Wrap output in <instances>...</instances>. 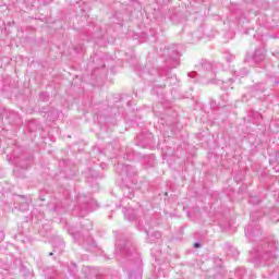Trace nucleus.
<instances>
[{"label": "nucleus", "instance_id": "obj_1", "mask_svg": "<svg viewBox=\"0 0 279 279\" xmlns=\"http://www.w3.org/2000/svg\"><path fill=\"white\" fill-rule=\"evenodd\" d=\"M116 254L134 260V263L130 264L128 271L129 279H143V259H141V255L137 253L134 245H132V242L128 240H117Z\"/></svg>", "mask_w": 279, "mask_h": 279}, {"label": "nucleus", "instance_id": "obj_2", "mask_svg": "<svg viewBox=\"0 0 279 279\" xmlns=\"http://www.w3.org/2000/svg\"><path fill=\"white\" fill-rule=\"evenodd\" d=\"M255 265H272L278 258V242L270 240L256 250L251 251Z\"/></svg>", "mask_w": 279, "mask_h": 279}, {"label": "nucleus", "instance_id": "obj_3", "mask_svg": "<svg viewBox=\"0 0 279 279\" xmlns=\"http://www.w3.org/2000/svg\"><path fill=\"white\" fill-rule=\"evenodd\" d=\"M217 65L210 61L203 60L197 71L190 72L189 77H199L203 84H228V81H215L217 77Z\"/></svg>", "mask_w": 279, "mask_h": 279}, {"label": "nucleus", "instance_id": "obj_4", "mask_svg": "<svg viewBox=\"0 0 279 279\" xmlns=\"http://www.w3.org/2000/svg\"><path fill=\"white\" fill-rule=\"evenodd\" d=\"M69 274L72 278L76 279H104V277L97 275V269L93 268L90 266H83L81 270V275L77 276V266L74 263H71V266L69 267Z\"/></svg>", "mask_w": 279, "mask_h": 279}, {"label": "nucleus", "instance_id": "obj_5", "mask_svg": "<svg viewBox=\"0 0 279 279\" xmlns=\"http://www.w3.org/2000/svg\"><path fill=\"white\" fill-rule=\"evenodd\" d=\"M256 217H258V214L252 213V222L244 229L245 236L248 241H256V236H260V226L256 223Z\"/></svg>", "mask_w": 279, "mask_h": 279}, {"label": "nucleus", "instance_id": "obj_6", "mask_svg": "<svg viewBox=\"0 0 279 279\" xmlns=\"http://www.w3.org/2000/svg\"><path fill=\"white\" fill-rule=\"evenodd\" d=\"M137 228L138 230H145L148 236V243H156L157 241H160V239H162V233H160V231H155L149 234V231H147L146 227H143V223L141 222H138Z\"/></svg>", "mask_w": 279, "mask_h": 279}, {"label": "nucleus", "instance_id": "obj_7", "mask_svg": "<svg viewBox=\"0 0 279 279\" xmlns=\"http://www.w3.org/2000/svg\"><path fill=\"white\" fill-rule=\"evenodd\" d=\"M122 171H120V175H128L129 178L132 175H136V169L130 165H122Z\"/></svg>", "mask_w": 279, "mask_h": 279}, {"label": "nucleus", "instance_id": "obj_8", "mask_svg": "<svg viewBox=\"0 0 279 279\" xmlns=\"http://www.w3.org/2000/svg\"><path fill=\"white\" fill-rule=\"evenodd\" d=\"M265 49L264 48H259L257 50H255V53L253 56V60L256 64H260V62H263V60H265Z\"/></svg>", "mask_w": 279, "mask_h": 279}, {"label": "nucleus", "instance_id": "obj_9", "mask_svg": "<svg viewBox=\"0 0 279 279\" xmlns=\"http://www.w3.org/2000/svg\"><path fill=\"white\" fill-rule=\"evenodd\" d=\"M122 213L124 214L125 219H128L129 221L136 220V210H134L132 207H123Z\"/></svg>", "mask_w": 279, "mask_h": 279}, {"label": "nucleus", "instance_id": "obj_10", "mask_svg": "<svg viewBox=\"0 0 279 279\" xmlns=\"http://www.w3.org/2000/svg\"><path fill=\"white\" fill-rule=\"evenodd\" d=\"M168 53L170 56V60H172L173 64L171 65L172 69H175L180 64V53L178 50H168Z\"/></svg>", "mask_w": 279, "mask_h": 279}, {"label": "nucleus", "instance_id": "obj_11", "mask_svg": "<svg viewBox=\"0 0 279 279\" xmlns=\"http://www.w3.org/2000/svg\"><path fill=\"white\" fill-rule=\"evenodd\" d=\"M11 163L15 165L16 169H29V161L28 160H21L17 161L16 159H11Z\"/></svg>", "mask_w": 279, "mask_h": 279}, {"label": "nucleus", "instance_id": "obj_12", "mask_svg": "<svg viewBox=\"0 0 279 279\" xmlns=\"http://www.w3.org/2000/svg\"><path fill=\"white\" fill-rule=\"evenodd\" d=\"M96 206H97V202H95V199H93V198H89L88 201H86L85 207H83V210H87L88 213H93V210H95Z\"/></svg>", "mask_w": 279, "mask_h": 279}, {"label": "nucleus", "instance_id": "obj_13", "mask_svg": "<svg viewBox=\"0 0 279 279\" xmlns=\"http://www.w3.org/2000/svg\"><path fill=\"white\" fill-rule=\"evenodd\" d=\"M247 73H248L247 69L243 68L240 71H234L233 75H234V77L236 80V77H245V75H247Z\"/></svg>", "mask_w": 279, "mask_h": 279}, {"label": "nucleus", "instance_id": "obj_14", "mask_svg": "<svg viewBox=\"0 0 279 279\" xmlns=\"http://www.w3.org/2000/svg\"><path fill=\"white\" fill-rule=\"evenodd\" d=\"M19 199H21L20 210H27L29 208V203L25 201V197L19 196Z\"/></svg>", "mask_w": 279, "mask_h": 279}, {"label": "nucleus", "instance_id": "obj_15", "mask_svg": "<svg viewBox=\"0 0 279 279\" xmlns=\"http://www.w3.org/2000/svg\"><path fill=\"white\" fill-rule=\"evenodd\" d=\"M39 99H40L41 101H49V93L43 92V93L39 95Z\"/></svg>", "mask_w": 279, "mask_h": 279}, {"label": "nucleus", "instance_id": "obj_16", "mask_svg": "<svg viewBox=\"0 0 279 279\" xmlns=\"http://www.w3.org/2000/svg\"><path fill=\"white\" fill-rule=\"evenodd\" d=\"M248 202L250 204H253V205L260 204V198L258 196H251Z\"/></svg>", "mask_w": 279, "mask_h": 279}, {"label": "nucleus", "instance_id": "obj_17", "mask_svg": "<svg viewBox=\"0 0 279 279\" xmlns=\"http://www.w3.org/2000/svg\"><path fill=\"white\" fill-rule=\"evenodd\" d=\"M148 75H162V72H160L158 70H151L148 72Z\"/></svg>", "mask_w": 279, "mask_h": 279}, {"label": "nucleus", "instance_id": "obj_18", "mask_svg": "<svg viewBox=\"0 0 279 279\" xmlns=\"http://www.w3.org/2000/svg\"><path fill=\"white\" fill-rule=\"evenodd\" d=\"M225 59L227 60V62H232V60H234V56L233 54H227L225 57Z\"/></svg>", "mask_w": 279, "mask_h": 279}, {"label": "nucleus", "instance_id": "obj_19", "mask_svg": "<svg viewBox=\"0 0 279 279\" xmlns=\"http://www.w3.org/2000/svg\"><path fill=\"white\" fill-rule=\"evenodd\" d=\"M241 272H245V268H239V269L236 270V275H238V276H241Z\"/></svg>", "mask_w": 279, "mask_h": 279}, {"label": "nucleus", "instance_id": "obj_20", "mask_svg": "<svg viewBox=\"0 0 279 279\" xmlns=\"http://www.w3.org/2000/svg\"><path fill=\"white\" fill-rule=\"evenodd\" d=\"M80 1H82V0H71V3H72V5H75V4L80 3Z\"/></svg>", "mask_w": 279, "mask_h": 279}, {"label": "nucleus", "instance_id": "obj_21", "mask_svg": "<svg viewBox=\"0 0 279 279\" xmlns=\"http://www.w3.org/2000/svg\"><path fill=\"white\" fill-rule=\"evenodd\" d=\"M0 236H1L0 241H3V239H5V233L0 232Z\"/></svg>", "mask_w": 279, "mask_h": 279}, {"label": "nucleus", "instance_id": "obj_22", "mask_svg": "<svg viewBox=\"0 0 279 279\" xmlns=\"http://www.w3.org/2000/svg\"><path fill=\"white\" fill-rule=\"evenodd\" d=\"M194 247H202V244L199 242L194 243Z\"/></svg>", "mask_w": 279, "mask_h": 279}, {"label": "nucleus", "instance_id": "obj_23", "mask_svg": "<svg viewBox=\"0 0 279 279\" xmlns=\"http://www.w3.org/2000/svg\"><path fill=\"white\" fill-rule=\"evenodd\" d=\"M132 197H134V194L129 195V199H132Z\"/></svg>", "mask_w": 279, "mask_h": 279}, {"label": "nucleus", "instance_id": "obj_24", "mask_svg": "<svg viewBox=\"0 0 279 279\" xmlns=\"http://www.w3.org/2000/svg\"><path fill=\"white\" fill-rule=\"evenodd\" d=\"M102 169L106 168V163H101Z\"/></svg>", "mask_w": 279, "mask_h": 279}, {"label": "nucleus", "instance_id": "obj_25", "mask_svg": "<svg viewBox=\"0 0 279 279\" xmlns=\"http://www.w3.org/2000/svg\"><path fill=\"white\" fill-rule=\"evenodd\" d=\"M234 78H228V82H232Z\"/></svg>", "mask_w": 279, "mask_h": 279}, {"label": "nucleus", "instance_id": "obj_26", "mask_svg": "<svg viewBox=\"0 0 279 279\" xmlns=\"http://www.w3.org/2000/svg\"><path fill=\"white\" fill-rule=\"evenodd\" d=\"M78 202H82V196H78Z\"/></svg>", "mask_w": 279, "mask_h": 279}, {"label": "nucleus", "instance_id": "obj_27", "mask_svg": "<svg viewBox=\"0 0 279 279\" xmlns=\"http://www.w3.org/2000/svg\"><path fill=\"white\" fill-rule=\"evenodd\" d=\"M49 256H53V252H50V253H49Z\"/></svg>", "mask_w": 279, "mask_h": 279}, {"label": "nucleus", "instance_id": "obj_28", "mask_svg": "<svg viewBox=\"0 0 279 279\" xmlns=\"http://www.w3.org/2000/svg\"><path fill=\"white\" fill-rule=\"evenodd\" d=\"M92 178H97V175H94V174L92 173Z\"/></svg>", "mask_w": 279, "mask_h": 279}, {"label": "nucleus", "instance_id": "obj_29", "mask_svg": "<svg viewBox=\"0 0 279 279\" xmlns=\"http://www.w3.org/2000/svg\"><path fill=\"white\" fill-rule=\"evenodd\" d=\"M154 112H156V107L153 108Z\"/></svg>", "mask_w": 279, "mask_h": 279}, {"label": "nucleus", "instance_id": "obj_30", "mask_svg": "<svg viewBox=\"0 0 279 279\" xmlns=\"http://www.w3.org/2000/svg\"><path fill=\"white\" fill-rule=\"evenodd\" d=\"M242 279H245V275H242Z\"/></svg>", "mask_w": 279, "mask_h": 279}, {"label": "nucleus", "instance_id": "obj_31", "mask_svg": "<svg viewBox=\"0 0 279 279\" xmlns=\"http://www.w3.org/2000/svg\"><path fill=\"white\" fill-rule=\"evenodd\" d=\"M272 221H279V219H277V220H276V219H272Z\"/></svg>", "mask_w": 279, "mask_h": 279}, {"label": "nucleus", "instance_id": "obj_32", "mask_svg": "<svg viewBox=\"0 0 279 279\" xmlns=\"http://www.w3.org/2000/svg\"><path fill=\"white\" fill-rule=\"evenodd\" d=\"M86 230H90V227H87Z\"/></svg>", "mask_w": 279, "mask_h": 279}, {"label": "nucleus", "instance_id": "obj_33", "mask_svg": "<svg viewBox=\"0 0 279 279\" xmlns=\"http://www.w3.org/2000/svg\"><path fill=\"white\" fill-rule=\"evenodd\" d=\"M53 252H56V248L53 250Z\"/></svg>", "mask_w": 279, "mask_h": 279}]
</instances>
